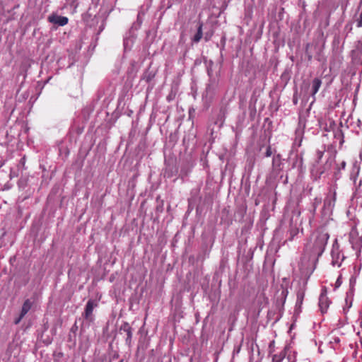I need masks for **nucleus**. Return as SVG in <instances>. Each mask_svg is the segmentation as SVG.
I'll list each match as a JSON object with an SVG mask.
<instances>
[{
  "instance_id": "nucleus-10",
  "label": "nucleus",
  "mask_w": 362,
  "mask_h": 362,
  "mask_svg": "<svg viewBox=\"0 0 362 362\" xmlns=\"http://www.w3.org/2000/svg\"><path fill=\"white\" fill-rule=\"evenodd\" d=\"M120 331H123L127 334L126 344L130 345L132 338V328L130 325L124 322L120 327Z\"/></svg>"
},
{
  "instance_id": "nucleus-2",
  "label": "nucleus",
  "mask_w": 362,
  "mask_h": 362,
  "mask_svg": "<svg viewBox=\"0 0 362 362\" xmlns=\"http://www.w3.org/2000/svg\"><path fill=\"white\" fill-rule=\"evenodd\" d=\"M9 262L11 266V273L12 276L11 280L13 281L14 286L16 288V293H17L21 288V265L18 264L19 262L17 261L16 255L11 257Z\"/></svg>"
},
{
  "instance_id": "nucleus-6",
  "label": "nucleus",
  "mask_w": 362,
  "mask_h": 362,
  "mask_svg": "<svg viewBox=\"0 0 362 362\" xmlns=\"http://www.w3.org/2000/svg\"><path fill=\"white\" fill-rule=\"evenodd\" d=\"M98 306V303L93 300H89L86 305L84 313L83 314V317L89 321H93V312L94 308Z\"/></svg>"
},
{
  "instance_id": "nucleus-1",
  "label": "nucleus",
  "mask_w": 362,
  "mask_h": 362,
  "mask_svg": "<svg viewBox=\"0 0 362 362\" xmlns=\"http://www.w3.org/2000/svg\"><path fill=\"white\" fill-rule=\"evenodd\" d=\"M329 235L323 229H317L305 243L299 267L303 273L310 274L315 269L318 258L323 253Z\"/></svg>"
},
{
  "instance_id": "nucleus-20",
  "label": "nucleus",
  "mask_w": 362,
  "mask_h": 362,
  "mask_svg": "<svg viewBox=\"0 0 362 362\" xmlns=\"http://www.w3.org/2000/svg\"><path fill=\"white\" fill-rule=\"evenodd\" d=\"M272 155V151L271 146H268L265 152L266 157H270Z\"/></svg>"
},
{
  "instance_id": "nucleus-32",
  "label": "nucleus",
  "mask_w": 362,
  "mask_h": 362,
  "mask_svg": "<svg viewBox=\"0 0 362 362\" xmlns=\"http://www.w3.org/2000/svg\"><path fill=\"white\" fill-rule=\"evenodd\" d=\"M323 173H324V171H321V172L320 173V175H322Z\"/></svg>"
},
{
  "instance_id": "nucleus-15",
  "label": "nucleus",
  "mask_w": 362,
  "mask_h": 362,
  "mask_svg": "<svg viewBox=\"0 0 362 362\" xmlns=\"http://www.w3.org/2000/svg\"><path fill=\"white\" fill-rule=\"evenodd\" d=\"M305 297V293L303 291L300 290L297 293V304L300 305L303 303Z\"/></svg>"
},
{
  "instance_id": "nucleus-11",
  "label": "nucleus",
  "mask_w": 362,
  "mask_h": 362,
  "mask_svg": "<svg viewBox=\"0 0 362 362\" xmlns=\"http://www.w3.org/2000/svg\"><path fill=\"white\" fill-rule=\"evenodd\" d=\"M287 347H284L283 350L277 354H272V362H281L286 356Z\"/></svg>"
},
{
  "instance_id": "nucleus-29",
  "label": "nucleus",
  "mask_w": 362,
  "mask_h": 362,
  "mask_svg": "<svg viewBox=\"0 0 362 362\" xmlns=\"http://www.w3.org/2000/svg\"><path fill=\"white\" fill-rule=\"evenodd\" d=\"M311 58H312V57L310 55V56L308 57V59H309V60H310V59H311Z\"/></svg>"
},
{
  "instance_id": "nucleus-12",
  "label": "nucleus",
  "mask_w": 362,
  "mask_h": 362,
  "mask_svg": "<svg viewBox=\"0 0 362 362\" xmlns=\"http://www.w3.org/2000/svg\"><path fill=\"white\" fill-rule=\"evenodd\" d=\"M322 85L321 79L318 78H315L312 81V93L311 95L313 97L318 92L320 86Z\"/></svg>"
},
{
  "instance_id": "nucleus-9",
  "label": "nucleus",
  "mask_w": 362,
  "mask_h": 362,
  "mask_svg": "<svg viewBox=\"0 0 362 362\" xmlns=\"http://www.w3.org/2000/svg\"><path fill=\"white\" fill-rule=\"evenodd\" d=\"M330 304V301L325 293H322L319 298V307L322 313H326Z\"/></svg>"
},
{
  "instance_id": "nucleus-3",
  "label": "nucleus",
  "mask_w": 362,
  "mask_h": 362,
  "mask_svg": "<svg viewBox=\"0 0 362 362\" xmlns=\"http://www.w3.org/2000/svg\"><path fill=\"white\" fill-rule=\"evenodd\" d=\"M349 243L352 248L356 252H360L362 247V238L356 229L352 228L349 234Z\"/></svg>"
},
{
  "instance_id": "nucleus-4",
  "label": "nucleus",
  "mask_w": 362,
  "mask_h": 362,
  "mask_svg": "<svg viewBox=\"0 0 362 362\" xmlns=\"http://www.w3.org/2000/svg\"><path fill=\"white\" fill-rule=\"evenodd\" d=\"M360 170V163L355 161L353 163L352 170L350 174V180L353 181L354 185L356 189L359 188L362 185V180L358 179Z\"/></svg>"
},
{
  "instance_id": "nucleus-28",
  "label": "nucleus",
  "mask_w": 362,
  "mask_h": 362,
  "mask_svg": "<svg viewBox=\"0 0 362 362\" xmlns=\"http://www.w3.org/2000/svg\"><path fill=\"white\" fill-rule=\"evenodd\" d=\"M19 164H23V158H21L19 160Z\"/></svg>"
},
{
  "instance_id": "nucleus-5",
  "label": "nucleus",
  "mask_w": 362,
  "mask_h": 362,
  "mask_svg": "<svg viewBox=\"0 0 362 362\" xmlns=\"http://www.w3.org/2000/svg\"><path fill=\"white\" fill-rule=\"evenodd\" d=\"M337 185L330 187L326 198L324 201V205L327 208H333L337 201Z\"/></svg>"
},
{
  "instance_id": "nucleus-24",
  "label": "nucleus",
  "mask_w": 362,
  "mask_h": 362,
  "mask_svg": "<svg viewBox=\"0 0 362 362\" xmlns=\"http://www.w3.org/2000/svg\"><path fill=\"white\" fill-rule=\"evenodd\" d=\"M18 214L19 218H21V206L19 205L18 206Z\"/></svg>"
},
{
  "instance_id": "nucleus-18",
  "label": "nucleus",
  "mask_w": 362,
  "mask_h": 362,
  "mask_svg": "<svg viewBox=\"0 0 362 362\" xmlns=\"http://www.w3.org/2000/svg\"><path fill=\"white\" fill-rule=\"evenodd\" d=\"M22 319H23V308H21V310L20 311L19 316L14 320V323L16 325L18 324L21 321Z\"/></svg>"
},
{
  "instance_id": "nucleus-23",
  "label": "nucleus",
  "mask_w": 362,
  "mask_h": 362,
  "mask_svg": "<svg viewBox=\"0 0 362 362\" xmlns=\"http://www.w3.org/2000/svg\"><path fill=\"white\" fill-rule=\"evenodd\" d=\"M340 167L341 169H345L346 168V162L345 161H342L340 164Z\"/></svg>"
},
{
  "instance_id": "nucleus-31",
  "label": "nucleus",
  "mask_w": 362,
  "mask_h": 362,
  "mask_svg": "<svg viewBox=\"0 0 362 362\" xmlns=\"http://www.w3.org/2000/svg\"><path fill=\"white\" fill-rule=\"evenodd\" d=\"M19 91H20V90L18 89V90H17V95L19 93Z\"/></svg>"
},
{
  "instance_id": "nucleus-22",
  "label": "nucleus",
  "mask_w": 362,
  "mask_h": 362,
  "mask_svg": "<svg viewBox=\"0 0 362 362\" xmlns=\"http://www.w3.org/2000/svg\"><path fill=\"white\" fill-rule=\"evenodd\" d=\"M18 223L19 225L16 227V228L18 231H20L21 229L23 228L22 221H20Z\"/></svg>"
},
{
  "instance_id": "nucleus-13",
  "label": "nucleus",
  "mask_w": 362,
  "mask_h": 362,
  "mask_svg": "<svg viewBox=\"0 0 362 362\" xmlns=\"http://www.w3.org/2000/svg\"><path fill=\"white\" fill-rule=\"evenodd\" d=\"M202 26H203V24L202 23H200L199 24V26H198V28H197V32L195 34V35L194 36L193 40L195 42H199L200 40L202 37V35H203V33H202Z\"/></svg>"
},
{
  "instance_id": "nucleus-27",
  "label": "nucleus",
  "mask_w": 362,
  "mask_h": 362,
  "mask_svg": "<svg viewBox=\"0 0 362 362\" xmlns=\"http://www.w3.org/2000/svg\"><path fill=\"white\" fill-rule=\"evenodd\" d=\"M4 165V160H0V168Z\"/></svg>"
},
{
  "instance_id": "nucleus-14",
  "label": "nucleus",
  "mask_w": 362,
  "mask_h": 362,
  "mask_svg": "<svg viewBox=\"0 0 362 362\" xmlns=\"http://www.w3.org/2000/svg\"><path fill=\"white\" fill-rule=\"evenodd\" d=\"M299 233V230L297 228H293L289 230V237L288 238V240L292 241L294 239V237L297 235Z\"/></svg>"
},
{
  "instance_id": "nucleus-8",
  "label": "nucleus",
  "mask_w": 362,
  "mask_h": 362,
  "mask_svg": "<svg viewBox=\"0 0 362 362\" xmlns=\"http://www.w3.org/2000/svg\"><path fill=\"white\" fill-rule=\"evenodd\" d=\"M48 21L49 22L57 24L59 26H64L68 23L69 19L65 16L53 14L48 17Z\"/></svg>"
},
{
  "instance_id": "nucleus-26",
  "label": "nucleus",
  "mask_w": 362,
  "mask_h": 362,
  "mask_svg": "<svg viewBox=\"0 0 362 362\" xmlns=\"http://www.w3.org/2000/svg\"><path fill=\"white\" fill-rule=\"evenodd\" d=\"M333 340L335 343H339L340 341V339L338 337H334Z\"/></svg>"
},
{
  "instance_id": "nucleus-25",
  "label": "nucleus",
  "mask_w": 362,
  "mask_h": 362,
  "mask_svg": "<svg viewBox=\"0 0 362 362\" xmlns=\"http://www.w3.org/2000/svg\"><path fill=\"white\" fill-rule=\"evenodd\" d=\"M274 344V341H272V342L270 343V345H269V349H270V350H269V353H270V354H272V351H273L272 350V346Z\"/></svg>"
},
{
  "instance_id": "nucleus-19",
  "label": "nucleus",
  "mask_w": 362,
  "mask_h": 362,
  "mask_svg": "<svg viewBox=\"0 0 362 362\" xmlns=\"http://www.w3.org/2000/svg\"><path fill=\"white\" fill-rule=\"evenodd\" d=\"M356 26L358 28L362 27V12L361 13L358 18L356 20Z\"/></svg>"
},
{
  "instance_id": "nucleus-17",
  "label": "nucleus",
  "mask_w": 362,
  "mask_h": 362,
  "mask_svg": "<svg viewBox=\"0 0 362 362\" xmlns=\"http://www.w3.org/2000/svg\"><path fill=\"white\" fill-rule=\"evenodd\" d=\"M32 303L29 300L24 301V315L28 313V311L31 308Z\"/></svg>"
},
{
  "instance_id": "nucleus-30",
  "label": "nucleus",
  "mask_w": 362,
  "mask_h": 362,
  "mask_svg": "<svg viewBox=\"0 0 362 362\" xmlns=\"http://www.w3.org/2000/svg\"><path fill=\"white\" fill-rule=\"evenodd\" d=\"M23 85V82H21V83L20 84V88Z\"/></svg>"
},
{
  "instance_id": "nucleus-7",
  "label": "nucleus",
  "mask_w": 362,
  "mask_h": 362,
  "mask_svg": "<svg viewBox=\"0 0 362 362\" xmlns=\"http://www.w3.org/2000/svg\"><path fill=\"white\" fill-rule=\"evenodd\" d=\"M351 56L356 63L362 64V40L358 42L356 48L351 52Z\"/></svg>"
},
{
  "instance_id": "nucleus-21",
  "label": "nucleus",
  "mask_w": 362,
  "mask_h": 362,
  "mask_svg": "<svg viewBox=\"0 0 362 362\" xmlns=\"http://www.w3.org/2000/svg\"><path fill=\"white\" fill-rule=\"evenodd\" d=\"M10 175H11V177H13V176H17V175H18V174H17V173H16L15 170H14L13 168H11V173H10Z\"/></svg>"
},
{
  "instance_id": "nucleus-16",
  "label": "nucleus",
  "mask_w": 362,
  "mask_h": 362,
  "mask_svg": "<svg viewBox=\"0 0 362 362\" xmlns=\"http://www.w3.org/2000/svg\"><path fill=\"white\" fill-rule=\"evenodd\" d=\"M325 151V148L323 150H317L316 151V162L317 163H319L320 162V160H322V158L324 156Z\"/></svg>"
}]
</instances>
